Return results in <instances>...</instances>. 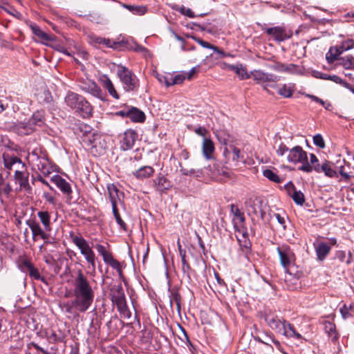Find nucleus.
<instances>
[{
    "mask_svg": "<svg viewBox=\"0 0 354 354\" xmlns=\"http://www.w3.org/2000/svg\"><path fill=\"white\" fill-rule=\"evenodd\" d=\"M71 277L75 295V300L71 304V308L85 312L93 303L94 292L82 270L79 269L76 274H72Z\"/></svg>",
    "mask_w": 354,
    "mask_h": 354,
    "instance_id": "1",
    "label": "nucleus"
},
{
    "mask_svg": "<svg viewBox=\"0 0 354 354\" xmlns=\"http://www.w3.org/2000/svg\"><path fill=\"white\" fill-rule=\"evenodd\" d=\"M264 319L269 327L279 333H281L287 337L302 339L301 334L298 333L294 326L285 320H281L276 315L270 312H266Z\"/></svg>",
    "mask_w": 354,
    "mask_h": 354,
    "instance_id": "2",
    "label": "nucleus"
},
{
    "mask_svg": "<svg viewBox=\"0 0 354 354\" xmlns=\"http://www.w3.org/2000/svg\"><path fill=\"white\" fill-rule=\"evenodd\" d=\"M68 106L83 118H88L92 115V107L86 99L78 94L68 92Z\"/></svg>",
    "mask_w": 354,
    "mask_h": 354,
    "instance_id": "3",
    "label": "nucleus"
},
{
    "mask_svg": "<svg viewBox=\"0 0 354 354\" xmlns=\"http://www.w3.org/2000/svg\"><path fill=\"white\" fill-rule=\"evenodd\" d=\"M278 156L284 158L288 162L294 164L305 162L307 160V153L300 146L289 149L283 143L280 144L276 151Z\"/></svg>",
    "mask_w": 354,
    "mask_h": 354,
    "instance_id": "4",
    "label": "nucleus"
},
{
    "mask_svg": "<svg viewBox=\"0 0 354 354\" xmlns=\"http://www.w3.org/2000/svg\"><path fill=\"white\" fill-rule=\"evenodd\" d=\"M82 142L94 156L104 153L105 142L102 136L95 130L83 138Z\"/></svg>",
    "mask_w": 354,
    "mask_h": 354,
    "instance_id": "5",
    "label": "nucleus"
},
{
    "mask_svg": "<svg viewBox=\"0 0 354 354\" xmlns=\"http://www.w3.org/2000/svg\"><path fill=\"white\" fill-rule=\"evenodd\" d=\"M117 76L123 85V88L127 91H133L138 86V80L133 73L124 66H118Z\"/></svg>",
    "mask_w": 354,
    "mask_h": 354,
    "instance_id": "6",
    "label": "nucleus"
},
{
    "mask_svg": "<svg viewBox=\"0 0 354 354\" xmlns=\"http://www.w3.org/2000/svg\"><path fill=\"white\" fill-rule=\"evenodd\" d=\"M70 237L72 242L80 250L82 254L84 256L87 262L91 265L93 269H95V254L86 240L82 236L75 234L72 232H70Z\"/></svg>",
    "mask_w": 354,
    "mask_h": 354,
    "instance_id": "7",
    "label": "nucleus"
},
{
    "mask_svg": "<svg viewBox=\"0 0 354 354\" xmlns=\"http://www.w3.org/2000/svg\"><path fill=\"white\" fill-rule=\"evenodd\" d=\"M250 77H252L257 84L262 86L263 89L268 92H269L268 87H274V84L279 80L278 76L274 74L266 73L261 70L250 71Z\"/></svg>",
    "mask_w": 354,
    "mask_h": 354,
    "instance_id": "8",
    "label": "nucleus"
},
{
    "mask_svg": "<svg viewBox=\"0 0 354 354\" xmlns=\"http://www.w3.org/2000/svg\"><path fill=\"white\" fill-rule=\"evenodd\" d=\"M2 159L4 167L9 170H15V174H17V171L24 172L28 170L21 160L14 155L3 153Z\"/></svg>",
    "mask_w": 354,
    "mask_h": 354,
    "instance_id": "9",
    "label": "nucleus"
},
{
    "mask_svg": "<svg viewBox=\"0 0 354 354\" xmlns=\"http://www.w3.org/2000/svg\"><path fill=\"white\" fill-rule=\"evenodd\" d=\"M28 159L41 174L48 176L51 173V167L46 158L40 157L35 151H32L28 155Z\"/></svg>",
    "mask_w": 354,
    "mask_h": 354,
    "instance_id": "10",
    "label": "nucleus"
},
{
    "mask_svg": "<svg viewBox=\"0 0 354 354\" xmlns=\"http://www.w3.org/2000/svg\"><path fill=\"white\" fill-rule=\"evenodd\" d=\"M15 185H18L15 190L16 192H25L30 194L32 191V187L29 183V172L27 171L24 172L17 171V174L13 176Z\"/></svg>",
    "mask_w": 354,
    "mask_h": 354,
    "instance_id": "11",
    "label": "nucleus"
},
{
    "mask_svg": "<svg viewBox=\"0 0 354 354\" xmlns=\"http://www.w3.org/2000/svg\"><path fill=\"white\" fill-rule=\"evenodd\" d=\"M138 139V134L136 131L129 129L126 130L120 140V148L123 151L133 149L136 140Z\"/></svg>",
    "mask_w": 354,
    "mask_h": 354,
    "instance_id": "12",
    "label": "nucleus"
},
{
    "mask_svg": "<svg viewBox=\"0 0 354 354\" xmlns=\"http://www.w3.org/2000/svg\"><path fill=\"white\" fill-rule=\"evenodd\" d=\"M280 262L283 268H288L295 259V254L288 245H283L277 248Z\"/></svg>",
    "mask_w": 354,
    "mask_h": 354,
    "instance_id": "13",
    "label": "nucleus"
},
{
    "mask_svg": "<svg viewBox=\"0 0 354 354\" xmlns=\"http://www.w3.org/2000/svg\"><path fill=\"white\" fill-rule=\"evenodd\" d=\"M266 32L279 42L283 41L292 37V32L282 26L268 28L266 30Z\"/></svg>",
    "mask_w": 354,
    "mask_h": 354,
    "instance_id": "14",
    "label": "nucleus"
},
{
    "mask_svg": "<svg viewBox=\"0 0 354 354\" xmlns=\"http://www.w3.org/2000/svg\"><path fill=\"white\" fill-rule=\"evenodd\" d=\"M270 68L280 73H286L292 75H299L302 73L301 68L297 64H286L281 62H275L270 66Z\"/></svg>",
    "mask_w": 354,
    "mask_h": 354,
    "instance_id": "15",
    "label": "nucleus"
},
{
    "mask_svg": "<svg viewBox=\"0 0 354 354\" xmlns=\"http://www.w3.org/2000/svg\"><path fill=\"white\" fill-rule=\"evenodd\" d=\"M20 268L23 272L28 273L31 278L45 282L44 278L40 275L39 270L31 263L30 261H24L20 265Z\"/></svg>",
    "mask_w": 354,
    "mask_h": 354,
    "instance_id": "16",
    "label": "nucleus"
},
{
    "mask_svg": "<svg viewBox=\"0 0 354 354\" xmlns=\"http://www.w3.org/2000/svg\"><path fill=\"white\" fill-rule=\"evenodd\" d=\"M111 300L117 306L126 302L125 295L121 285L114 286L111 288Z\"/></svg>",
    "mask_w": 354,
    "mask_h": 354,
    "instance_id": "17",
    "label": "nucleus"
},
{
    "mask_svg": "<svg viewBox=\"0 0 354 354\" xmlns=\"http://www.w3.org/2000/svg\"><path fill=\"white\" fill-rule=\"evenodd\" d=\"M27 224L32 231L34 240H36L38 237L43 240L48 239L49 235L41 229L38 223L35 221H27Z\"/></svg>",
    "mask_w": 354,
    "mask_h": 354,
    "instance_id": "18",
    "label": "nucleus"
},
{
    "mask_svg": "<svg viewBox=\"0 0 354 354\" xmlns=\"http://www.w3.org/2000/svg\"><path fill=\"white\" fill-rule=\"evenodd\" d=\"M286 188L288 194L291 196L294 202L299 205H302L305 202L304 194L301 191H297L294 185L290 182L287 184Z\"/></svg>",
    "mask_w": 354,
    "mask_h": 354,
    "instance_id": "19",
    "label": "nucleus"
},
{
    "mask_svg": "<svg viewBox=\"0 0 354 354\" xmlns=\"http://www.w3.org/2000/svg\"><path fill=\"white\" fill-rule=\"evenodd\" d=\"M153 186L157 192L162 193L169 189L171 187V184L165 176L160 174L153 180Z\"/></svg>",
    "mask_w": 354,
    "mask_h": 354,
    "instance_id": "20",
    "label": "nucleus"
},
{
    "mask_svg": "<svg viewBox=\"0 0 354 354\" xmlns=\"http://www.w3.org/2000/svg\"><path fill=\"white\" fill-rule=\"evenodd\" d=\"M223 155L227 160L232 159V160L235 162H237L240 159L243 158L240 150L232 145L225 147Z\"/></svg>",
    "mask_w": 354,
    "mask_h": 354,
    "instance_id": "21",
    "label": "nucleus"
},
{
    "mask_svg": "<svg viewBox=\"0 0 354 354\" xmlns=\"http://www.w3.org/2000/svg\"><path fill=\"white\" fill-rule=\"evenodd\" d=\"M100 81L102 86L108 91L111 96L116 100L120 98V96L117 93L112 81L110 80L107 75H102L100 78Z\"/></svg>",
    "mask_w": 354,
    "mask_h": 354,
    "instance_id": "22",
    "label": "nucleus"
},
{
    "mask_svg": "<svg viewBox=\"0 0 354 354\" xmlns=\"http://www.w3.org/2000/svg\"><path fill=\"white\" fill-rule=\"evenodd\" d=\"M315 171L317 173L324 172V174L330 178L337 176V172L332 168L331 163L325 160L322 165H315Z\"/></svg>",
    "mask_w": 354,
    "mask_h": 354,
    "instance_id": "23",
    "label": "nucleus"
},
{
    "mask_svg": "<svg viewBox=\"0 0 354 354\" xmlns=\"http://www.w3.org/2000/svg\"><path fill=\"white\" fill-rule=\"evenodd\" d=\"M74 132L77 133L79 136L82 138V141L83 138L90 134L94 129L89 125L82 122H79L75 124V127H73Z\"/></svg>",
    "mask_w": 354,
    "mask_h": 354,
    "instance_id": "24",
    "label": "nucleus"
},
{
    "mask_svg": "<svg viewBox=\"0 0 354 354\" xmlns=\"http://www.w3.org/2000/svg\"><path fill=\"white\" fill-rule=\"evenodd\" d=\"M314 245L317 259L323 261L329 254L331 249L330 245L324 242H319L317 245Z\"/></svg>",
    "mask_w": 354,
    "mask_h": 354,
    "instance_id": "25",
    "label": "nucleus"
},
{
    "mask_svg": "<svg viewBox=\"0 0 354 354\" xmlns=\"http://www.w3.org/2000/svg\"><path fill=\"white\" fill-rule=\"evenodd\" d=\"M214 145L211 139L205 138L202 145L203 154L207 160L213 158Z\"/></svg>",
    "mask_w": 354,
    "mask_h": 354,
    "instance_id": "26",
    "label": "nucleus"
},
{
    "mask_svg": "<svg viewBox=\"0 0 354 354\" xmlns=\"http://www.w3.org/2000/svg\"><path fill=\"white\" fill-rule=\"evenodd\" d=\"M154 173V169L150 166H143L133 172V176L138 180H144L151 177Z\"/></svg>",
    "mask_w": 354,
    "mask_h": 354,
    "instance_id": "27",
    "label": "nucleus"
},
{
    "mask_svg": "<svg viewBox=\"0 0 354 354\" xmlns=\"http://www.w3.org/2000/svg\"><path fill=\"white\" fill-rule=\"evenodd\" d=\"M12 191L10 183L5 180L0 174V199L3 201L4 198H8Z\"/></svg>",
    "mask_w": 354,
    "mask_h": 354,
    "instance_id": "28",
    "label": "nucleus"
},
{
    "mask_svg": "<svg viewBox=\"0 0 354 354\" xmlns=\"http://www.w3.org/2000/svg\"><path fill=\"white\" fill-rule=\"evenodd\" d=\"M128 118L134 122H143L145 120V115L143 111L136 107H131L129 109Z\"/></svg>",
    "mask_w": 354,
    "mask_h": 354,
    "instance_id": "29",
    "label": "nucleus"
},
{
    "mask_svg": "<svg viewBox=\"0 0 354 354\" xmlns=\"http://www.w3.org/2000/svg\"><path fill=\"white\" fill-rule=\"evenodd\" d=\"M109 200L111 205H117L118 201H120L119 190L114 184H109L107 185Z\"/></svg>",
    "mask_w": 354,
    "mask_h": 354,
    "instance_id": "30",
    "label": "nucleus"
},
{
    "mask_svg": "<svg viewBox=\"0 0 354 354\" xmlns=\"http://www.w3.org/2000/svg\"><path fill=\"white\" fill-rule=\"evenodd\" d=\"M319 165V160L315 154L311 153L310 155V163H308L307 160L305 161V162L299 167V169L303 171L310 173L313 170H315V165Z\"/></svg>",
    "mask_w": 354,
    "mask_h": 354,
    "instance_id": "31",
    "label": "nucleus"
},
{
    "mask_svg": "<svg viewBox=\"0 0 354 354\" xmlns=\"http://www.w3.org/2000/svg\"><path fill=\"white\" fill-rule=\"evenodd\" d=\"M85 89L91 93L92 95L102 99L103 98V93L100 86L94 82H90L85 86Z\"/></svg>",
    "mask_w": 354,
    "mask_h": 354,
    "instance_id": "32",
    "label": "nucleus"
},
{
    "mask_svg": "<svg viewBox=\"0 0 354 354\" xmlns=\"http://www.w3.org/2000/svg\"><path fill=\"white\" fill-rule=\"evenodd\" d=\"M14 129L19 135H29L32 133V128L29 127L27 121L18 122Z\"/></svg>",
    "mask_w": 354,
    "mask_h": 354,
    "instance_id": "33",
    "label": "nucleus"
},
{
    "mask_svg": "<svg viewBox=\"0 0 354 354\" xmlns=\"http://www.w3.org/2000/svg\"><path fill=\"white\" fill-rule=\"evenodd\" d=\"M103 260L104 263L106 264H109L110 266H111L113 269L116 270L118 272H121V266L120 263L114 259L113 257V255L111 252H108L106 254L102 256Z\"/></svg>",
    "mask_w": 354,
    "mask_h": 354,
    "instance_id": "34",
    "label": "nucleus"
},
{
    "mask_svg": "<svg viewBox=\"0 0 354 354\" xmlns=\"http://www.w3.org/2000/svg\"><path fill=\"white\" fill-rule=\"evenodd\" d=\"M339 64L345 69H354V57L352 55H346L338 59Z\"/></svg>",
    "mask_w": 354,
    "mask_h": 354,
    "instance_id": "35",
    "label": "nucleus"
},
{
    "mask_svg": "<svg viewBox=\"0 0 354 354\" xmlns=\"http://www.w3.org/2000/svg\"><path fill=\"white\" fill-rule=\"evenodd\" d=\"M294 91L293 84H283L278 90V94L283 97H290Z\"/></svg>",
    "mask_w": 354,
    "mask_h": 354,
    "instance_id": "36",
    "label": "nucleus"
},
{
    "mask_svg": "<svg viewBox=\"0 0 354 354\" xmlns=\"http://www.w3.org/2000/svg\"><path fill=\"white\" fill-rule=\"evenodd\" d=\"M37 127H41L44 124V111L42 110L35 111L30 118Z\"/></svg>",
    "mask_w": 354,
    "mask_h": 354,
    "instance_id": "37",
    "label": "nucleus"
},
{
    "mask_svg": "<svg viewBox=\"0 0 354 354\" xmlns=\"http://www.w3.org/2000/svg\"><path fill=\"white\" fill-rule=\"evenodd\" d=\"M232 71L237 74L241 80H247L250 77V73H248L242 64H236L232 68Z\"/></svg>",
    "mask_w": 354,
    "mask_h": 354,
    "instance_id": "38",
    "label": "nucleus"
},
{
    "mask_svg": "<svg viewBox=\"0 0 354 354\" xmlns=\"http://www.w3.org/2000/svg\"><path fill=\"white\" fill-rule=\"evenodd\" d=\"M180 171L185 176H194L197 178H200L203 176V170L202 169H187L180 167Z\"/></svg>",
    "mask_w": 354,
    "mask_h": 354,
    "instance_id": "39",
    "label": "nucleus"
},
{
    "mask_svg": "<svg viewBox=\"0 0 354 354\" xmlns=\"http://www.w3.org/2000/svg\"><path fill=\"white\" fill-rule=\"evenodd\" d=\"M190 37L192 39H194V41H196L198 44H199L203 48L213 49L215 52H217V53H218L220 54H222V55L223 54L222 50H219L217 47L212 45L211 44H209V43H208V42H207L205 41H203L202 39L196 37L195 36H190Z\"/></svg>",
    "mask_w": 354,
    "mask_h": 354,
    "instance_id": "40",
    "label": "nucleus"
},
{
    "mask_svg": "<svg viewBox=\"0 0 354 354\" xmlns=\"http://www.w3.org/2000/svg\"><path fill=\"white\" fill-rule=\"evenodd\" d=\"M37 214H38V217L40 219V221L41 222V223L43 224V225L44 227V229L47 231L49 230H50V215H49L48 212L42 211V212H39Z\"/></svg>",
    "mask_w": 354,
    "mask_h": 354,
    "instance_id": "41",
    "label": "nucleus"
},
{
    "mask_svg": "<svg viewBox=\"0 0 354 354\" xmlns=\"http://www.w3.org/2000/svg\"><path fill=\"white\" fill-rule=\"evenodd\" d=\"M52 182L55 183L64 193H66V182L59 175H55L52 178Z\"/></svg>",
    "mask_w": 354,
    "mask_h": 354,
    "instance_id": "42",
    "label": "nucleus"
},
{
    "mask_svg": "<svg viewBox=\"0 0 354 354\" xmlns=\"http://www.w3.org/2000/svg\"><path fill=\"white\" fill-rule=\"evenodd\" d=\"M245 205L249 214H257V205L254 200L251 198L247 199L245 202Z\"/></svg>",
    "mask_w": 354,
    "mask_h": 354,
    "instance_id": "43",
    "label": "nucleus"
},
{
    "mask_svg": "<svg viewBox=\"0 0 354 354\" xmlns=\"http://www.w3.org/2000/svg\"><path fill=\"white\" fill-rule=\"evenodd\" d=\"M117 308L118 311L120 312V315L124 318V319H130L131 317V313L129 310V309L127 307V301L117 306Z\"/></svg>",
    "mask_w": 354,
    "mask_h": 354,
    "instance_id": "44",
    "label": "nucleus"
},
{
    "mask_svg": "<svg viewBox=\"0 0 354 354\" xmlns=\"http://www.w3.org/2000/svg\"><path fill=\"white\" fill-rule=\"evenodd\" d=\"M31 29L32 30V32L40 39L45 41H49L50 39V36L48 35L42 30H41L39 26L36 25H32L31 26Z\"/></svg>",
    "mask_w": 354,
    "mask_h": 354,
    "instance_id": "45",
    "label": "nucleus"
},
{
    "mask_svg": "<svg viewBox=\"0 0 354 354\" xmlns=\"http://www.w3.org/2000/svg\"><path fill=\"white\" fill-rule=\"evenodd\" d=\"M263 176L270 180L274 183H280L281 181L280 177L271 169H265L263 171Z\"/></svg>",
    "mask_w": 354,
    "mask_h": 354,
    "instance_id": "46",
    "label": "nucleus"
},
{
    "mask_svg": "<svg viewBox=\"0 0 354 354\" xmlns=\"http://www.w3.org/2000/svg\"><path fill=\"white\" fill-rule=\"evenodd\" d=\"M112 211L117 223L120 226L121 228L126 230V223L120 217L117 205L112 206Z\"/></svg>",
    "mask_w": 354,
    "mask_h": 354,
    "instance_id": "47",
    "label": "nucleus"
},
{
    "mask_svg": "<svg viewBox=\"0 0 354 354\" xmlns=\"http://www.w3.org/2000/svg\"><path fill=\"white\" fill-rule=\"evenodd\" d=\"M230 211L236 216L241 223L245 221V217L243 213H242L239 207L234 204L230 205Z\"/></svg>",
    "mask_w": 354,
    "mask_h": 354,
    "instance_id": "48",
    "label": "nucleus"
},
{
    "mask_svg": "<svg viewBox=\"0 0 354 354\" xmlns=\"http://www.w3.org/2000/svg\"><path fill=\"white\" fill-rule=\"evenodd\" d=\"M328 80L333 81L336 84H339L345 88H350V84L348 83L336 75H329Z\"/></svg>",
    "mask_w": 354,
    "mask_h": 354,
    "instance_id": "49",
    "label": "nucleus"
},
{
    "mask_svg": "<svg viewBox=\"0 0 354 354\" xmlns=\"http://www.w3.org/2000/svg\"><path fill=\"white\" fill-rule=\"evenodd\" d=\"M313 142L316 146L321 149H324L325 147L324 140L320 134H317L313 137Z\"/></svg>",
    "mask_w": 354,
    "mask_h": 354,
    "instance_id": "50",
    "label": "nucleus"
},
{
    "mask_svg": "<svg viewBox=\"0 0 354 354\" xmlns=\"http://www.w3.org/2000/svg\"><path fill=\"white\" fill-rule=\"evenodd\" d=\"M340 313L343 319H346L351 317L353 315L349 311L348 307L347 305L344 304L342 307L340 308Z\"/></svg>",
    "mask_w": 354,
    "mask_h": 354,
    "instance_id": "51",
    "label": "nucleus"
},
{
    "mask_svg": "<svg viewBox=\"0 0 354 354\" xmlns=\"http://www.w3.org/2000/svg\"><path fill=\"white\" fill-rule=\"evenodd\" d=\"M343 50H351L354 48V39H348L341 43Z\"/></svg>",
    "mask_w": 354,
    "mask_h": 354,
    "instance_id": "52",
    "label": "nucleus"
},
{
    "mask_svg": "<svg viewBox=\"0 0 354 354\" xmlns=\"http://www.w3.org/2000/svg\"><path fill=\"white\" fill-rule=\"evenodd\" d=\"M185 80V75L183 74H178L171 78V84H180Z\"/></svg>",
    "mask_w": 354,
    "mask_h": 354,
    "instance_id": "53",
    "label": "nucleus"
},
{
    "mask_svg": "<svg viewBox=\"0 0 354 354\" xmlns=\"http://www.w3.org/2000/svg\"><path fill=\"white\" fill-rule=\"evenodd\" d=\"M245 232L243 233V238L245 239L244 241H243V243L241 242V241L240 239H238V241L240 243V246L242 248V250L245 252H248V251L250 250V241L248 239H247L245 237Z\"/></svg>",
    "mask_w": 354,
    "mask_h": 354,
    "instance_id": "54",
    "label": "nucleus"
},
{
    "mask_svg": "<svg viewBox=\"0 0 354 354\" xmlns=\"http://www.w3.org/2000/svg\"><path fill=\"white\" fill-rule=\"evenodd\" d=\"M324 329L326 332L330 335H332L335 333V326L333 323L330 322L325 323Z\"/></svg>",
    "mask_w": 354,
    "mask_h": 354,
    "instance_id": "55",
    "label": "nucleus"
},
{
    "mask_svg": "<svg viewBox=\"0 0 354 354\" xmlns=\"http://www.w3.org/2000/svg\"><path fill=\"white\" fill-rule=\"evenodd\" d=\"M88 38H89V41L93 44H102V41H104V38L97 37L93 34L88 35Z\"/></svg>",
    "mask_w": 354,
    "mask_h": 354,
    "instance_id": "56",
    "label": "nucleus"
},
{
    "mask_svg": "<svg viewBox=\"0 0 354 354\" xmlns=\"http://www.w3.org/2000/svg\"><path fill=\"white\" fill-rule=\"evenodd\" d=\"M88 38H89V41L93 44H102V41H104V38L97 37L93 34L88 35Z\"/></svg>",
    "mask_w": 354,
    "mask_h": 354,
    "instance_id": "57",
    "label": "nucleus"
},
{
    "mask_svg": "<svg viewBox=\"0 0 354 354\" xmlns=\"http://www.w3.org/2000/svg\"><path fill=\"white\" fill-rule=\"evenodd\" d=\"M124 7L127 8L129 10L133 12L144 13L145 8H143V7L129 6V5H124Z\"/></svg>",
    "mask_w": 354,
    "mask_h": 354,
    "instance_id": "58",
    "label": "nucleus"
},
{
    "mask_svg": "<svg viewBox=\"0 0 354 354\" xmlns=\"http://www.w3.org/2000/svg\"><path fill=\"white\" fill-rule=\"evenodd\" d=\"M194 132L201 136L206 138V135L208 133L207 130L203 127H199L194 130Z\"/></svg>",
    "mask_w": 354,
    "mask_h": 354,
    "instance_id": "59",
    "label": "nucleus"
},
{
    "mask_svg": "<svg viewBox=\"0 0 354 354\" xmlns=\"http://www.w3.org/2000/svg\"><path fill=\"white\" fill-rule=\"evenodd\" d=\"M326 59L327 60V62L329 63V64H332L333 63L335 60L338 59L339 58H337L336 56H335L331 50L329 49L328 52L326 53Z\"/></svg>",
    "mask_w": 354,
    "mask_h": 354,
    "instance_id": "60",
    "label": "nucleus"
},
{
    "mask_svg": "<svg viewBox=\"0 0 354 354\" xmlns=\"http://www.w3.org/2000/svg\"><path fill=\"white\" fill-rule=\"evenodd\" d=\"M182 261L183 271L185 273L189 274V272L191 270V268H190L189 263L187 262L186 259L183 257V261Z\"/></svg>",
    "mask_w": 354,
    "mask_h": 354,
    "instance_id": "61",
    "label": "nucleus"
},
{
    "mask_svg": "<svg viewBox=\"0 0 354 354\" xmlns=\"http://www.w3.org/2000/svg\"><path fill=\"white\" fill-rule=\"evenodd\" d=\"M95 248L102 256L104 255L109 252L106 250L105 247L101 244H96Z\"/></svg>",
    "mask_w": 354,
    "mask_h": 354,
    "instance_id": "62",
    "label": "nucleus"
},
{
    "mask_svg": "<svg viewBox=\"0 0 354 354\" xmlns=\"http://www.w3.org/2000/svg\"><path fill=\"white\" fill-rule=\"evenodd\" d=\"M328 75H328L326 73H323L319 72V71L313 72V76L315 77L316 78H319V79H322V80H328Z\"/></svg>",
    "mask_w": 354,
    "mask_h": 354,
    "instance_id": "63",
    "label": "nucleus"
},
{
    "mask_svg": "<svg viewBox=\"0 0 354 354\" xmlns=\"http://www.w3.org/2000/svg\"><path fill=\"white\" fill-rule=\"evenodd\" d=\"M274 216L276 217L277 221L282 225L283 230H285L286 229V225H285L286 218H285V217L283 216H281L278 213L274 214Z\"/></svg>",
    "mask_w": 354,
    "mask_h": 354,
    "instance_id": "64",
    "label": "nucleus"
}]
</instances>
